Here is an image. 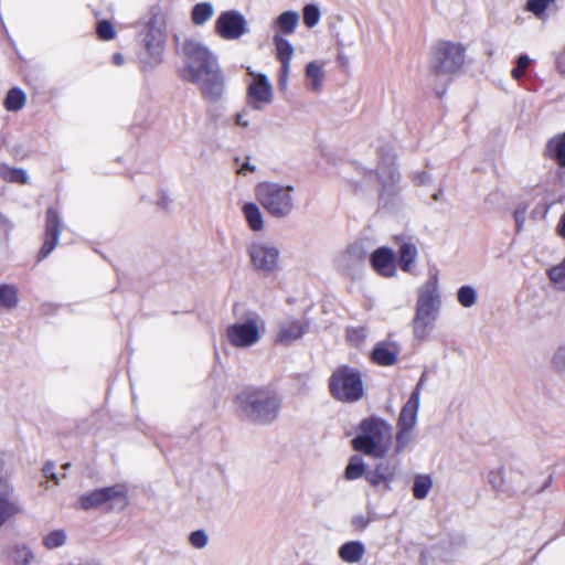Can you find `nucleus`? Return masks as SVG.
Masks as SVG:
<instances>
[{"mask_svg":"<svg viewBox=\"0 0 565 565\" xmlns=\"http://www.w3.org/2000/svg\"><path fill=\"white\" fill-rule=\"evenodd\" d=\"M183 54L185 65L182 77L198 84L205 99H220L225 90V79L209 47L194 39H189L183 44Z\"/></svg>","mask_w":565,"mask_h":565,"instance_id":"nucleus-1","label":"nucleus"},{"mask_svg":"<svg viewBox=\"0 0 565 565\" xmlns=\"http://www.w3.org/2000/svg\"><path fill=\"white\" fill-rule=\"evenodd\" d=\"M441 306L438 277L429 276L418 289L415 315L412 321L414 337L424 340L433 330Z\"/></svg>","mask_w":565,"mask_h":565,"instance_id":"nucleus-2","label":"nucleus"},{"mask_svg":"<svg viewBox=\"0 0 565 565\" xmlns=\"http://www.w3.org/2000/svg\"><path fill=\"white\" fill-rule=\"evenodd\" d=\"M392 443V426L384 419L369 417L360 424L356 437L352 439L354 450L372 458H383Z\"/></svg>","mask_w":565,"mask_h":565,"instance_id":"nucleus-3","label":"nucleus"},{"mask_svg":"<svg viewBox=\"0 0 565 565\" xmlns=\"http://www.w3.org/2000/svg\"><path fill=\"white\" fill-rule=\"evenodd\" d=\"M236 404L249 419L260 424L275 420L280 409V399L270 388H246L236 396Z\"/></svg>","mask_w":565,"mask_h":565,"instance_id":"nucleus-4","label":"nucleus"},{"mask_svg":"<svg viewBox=\"0 0 565 565\" xmlns=\"http://www.w3.org/2000/svg\"><path fill=\"white\" fill-rule=\"evenodd\" d=\"M295 186L274 181L256 185L255 198L259 205L274 218L288 217L296 207Z\"/></svg>","mask_w":565,"mask_h":565,"instance_id":"nucleus-5","label":"nucleus"},{"mask_svg":"<svg viewBox=\"0 0 565 565\" xmlns=\"http://www.w3.org/2000/svg\"><path fill=\"white\" fill-rule=\"evenodd\" d=\"M331 395L340 402L355 403L364 396L361 371L349 365L337 367L329 379Z\"/></svg>","mask_w":565,"mask_h":565,"instance_id":"nucleus-6","label":"nucleus"},{"mask_svg":"<svg viewBox=\"0 0 565 565\" xmlns=\"http://www.w3.org/2000/svg\"><path fill=\"white\" fill-rule=\"evenodd\" d=\"M250 268L263 276H273L281 268L280 249L269 239H255L246 247Z\"/></svg>","mask_w":565,"mask_h":565,"instance_id":"nucleus-7","label":"nucleus"},{"mask_svg":"<svg viewBox=\"0 0 565 565\" xmlns=\"http://www.w3.org/2000/svg\"><path fill=\"white\" fill-rule=\"evenodd\" d=\"M266 331V322L256 312L248 313L244 319L230 324L226 329L228 342L237 349L256 345Z\"/></svg>","mask_w":565,"mask_h":565,"instance_id":"nucleus-8","label":"nucleus"},{"mask_svg":"<svg viewBox=\"0 0 565 565\" xmlns=\"http://www.w3.org/2000/svg\"><path fill=\"white\" fill-rule=\"evenodd\" d=\"M465 46L460 43L439 41L431 50V68L436 73L452 74L465 64Z\"/></svg>","mask_w":565,"mask_h":565,"instance_id":"nucleus-9","label":"nucleus"},{"mask_svg":"<svg viewBox=\"0 0 565 565\" xmlns=\"http://www.w3.org/2000/svg\"><path fill=\"white\" fill-rule=\"evenodd\" d=\"M252 81L247 87V96L250 106L262 110L274 102V87L266 74L248 70Z\"/></svg>","mask_w":565,"mask_h":565,"instance_id":"nucleus-10","label":"nucleus"},{"mask_svg":"<svg viewBox=\"0 0 565 565\" xmlns=\"http://www.w3.org/2000/svg\"><path fill=\"white\" fill-rule=\"evenodd\" d=\"M109 502L111 507L122 508L127 504L126 493L122 487L114 486L96 489L79 497L81 508L89 510Z\"/></svg>","mask_w":565,"mask_h":565,"instance_id":"nucleus-11","label":"nucleus"},{"mask_svg":"<svg viewBox=\"0 0 565 565\" xmlns=\"http://www.w3.org/2000/svg\"><path fill=\"white\" fill-rule=\"evenodd\" d=\"M247 31L245 17L236 10L222 12L215 21V32L224 40H238Z\"/></svg>","mask_w":565,"mask_h":565,"instance_id":"nucleus-12","label":"nucleus"},{"mask_svg":"<svg viewBox=\"0 0 565 565\" xmlns=\"http://www.w3.org/2000/svg\"><path fill=\"white\" fill-rule=\"evenodd\" d=\"M61 232V221L56 211L49 209L46 212L45 239L39 254L41 259L47 257L49 254L52 253L60 241Z\"/></svg>","mask_w":565,"mask_h":565,"instance_id":"nucleus-13","label":"nucleus"},{"mask_svg":"<svg viewBox=\"0 0 565 565\" xmlns=\"http://www.w3.org/2000/svg\"><path fill=\"white\" fill-rule=\"evenodd\" d=\"M371 265L373 269L383 277L396 276L395 254L388 247L375 249L371 255Z\"/></svg>","mask_w":565,"mask_h":565,"instance_id":"nucleus-14","label":"nucleus"},{"mask_svg":"<svg viewBox=\"0 0 565 565\" xmlns=\"http://www.w3.org/2000/svg\"><path fill=\"white\" fill-rule=\"evenodd\" d=\"M423 380L419 381L416 388L411 394L406 404L402 407L397 426L405 428H415L417 424V416L420 406V390Z\"/></svg>","mask_w":565,"mask_h":565,"instance_id":"nucleus-15","label":"nucleus"},{"mask_svg":"<svg viewBox=\"0 0 565 565\" xmlns=\"http://www.w3.org/2000/svg\"><path fill=\"white\" fill-rule=\"evenodd\" d=\"M395 475L396 465L381 462L365 473V479L373 487L384 484L386 489H390V483L394 480Z\"/></svg>","mask_w":565,"mask_h":565,"instance_id":"nucleus-16","label":"nucleus"},{"mask_svg":"<svg viewBox=\"0 0 565 565\" xmlns=\"http://www.w3.org/2000/svg\"><path fill=\"white\" fill-rule=\"evenodd\" d=\"M326 62L321 60L310 61L305 68L306 86L309 90L318 93L322 89L326 78Z\"/></svg>","mask_w":565,"mask_h":565,"instance_id":"nucleus-17","label":"nucleus"},{"mask_svg":"<svg viewBox=\"0 0 565 565\" xmlns=\"http://www.w3.org/2000/svg\"><path fill=\"white\" fill-rule=\"evenodd\" d=\"M307 331V324L300 320H291L280 324L276 340L282 344H289L299 340Z\"/></svg>","mask_w":565,"mask_h":565,"instance_id":"nucleus-18","label":"nucleus"},{"mask_svg":"<svg viewBox=\"0 0 565 565\" xmlns=\"http://www.w3.org/2000/svg\"><path fill=\"white\" fill-rule=\"evenodd\" d=\"M242 214L252 232L260 233L266 228V221L260 206L254 202H246L242 205Z\"/></svg>","mask_w":565,"mask_h":565,"instance_id":"nucleus-19","label":"nucleus"},{"mask_svg":"<svg viewBox=\"0 0 565 565\" xmlns=\"http://www.w3.org/2000/svg\"><path fill=\"white\" fill-rule=\"evenodd\" d=\"M399 354V348L393 342H380L372 351V360L383 366L393 365L396 363Z\"/></svg>","mask_w":565,"mask_h":565,"instance_id":"nucleus-20","label":"nucleus"},{"mask_svg":"<svg viewBox=\"0 0 565 565\" xmlns=\"http://www.w3.org/2000/svg\"><path fill=\"white\" fill-rule=\"evenodd\" d=\"M399 243V267L405 273H412L418 255L414 243L405 238H398Z\"/></svg>","mask_w":565,"mask_h":565,"instance_id":"nucleus-21","label":"nucleus"},{"mask_svg":"<svg viewBox=\"0 0 565 565\" xmlns=\"http://www.w3.org/2000/svg\"><path fill=\"white\" fill-rule=\"evenodd\" d=\"M299 14L296 11H285L274 22L276 34H292L298 25Z\"/></svg>","mask_w":565,"mask_h":565,"instance_id":"nucleus-22","label":"nucleus"},{"mask_svg":"<svg viewBox=\"0 0 565 565\" xmlns=\"http://www.w3.org/2000/svg\"><path fill=\"white\" fill-rule=\"evenodd\" d=\"M546 154L561 167H565V131L550 139L546 145Z\"/></svg>","mask_w":565,"mask_h":565,"instance_id":"nucleus-23","label":"nucleus"},{"mask_svg":"<svg viewBox=\"0 0 565 565\" xmlns=\"http://www.w3.org/2000/svg\"><path fill=\"white\" fill-rule=\"evenodd\" d=\"M365 552L364 545L359 541H351L343 544L339 550V556L347 563L359 562Z\"/></svg>","mask_w":565,"mask_h":565,"instance_id":"nucleus-24","label":"nucleus"},{"mask_svg":"<svg viewBox=\"0 0 565 565\" xmlns=\"http://www.w3.org/2000/svg\"><path fill=\"white\" fill-rule=\"evenodd\" d=\"M273 41L276 46V57L280 64H291L295 52L292 44L281 34H275Z\"/></svg>","mask_w":565,"mask_h":565,"instance_id":"nucleus-25","label":"nucleus"},{"mask_svg":"<svg viewBox=\"0 0 565 565\" xmlns=\"http://www.w3.org/2000/svg\"><path fill=\"white\" fill-rule=\"evenodd\" d=\"M18 288L11 284H0V306L12 310L18 306Z\"/></svg>","mask_w":565,"mask_h":565,"instance_id":"nucleus-26","label":"nucleus"},{"mask_svg":"<svg viewBox=\"0 0 565 565\" xmlns=\"http://www.w3.org/2000/svg\"><path fill=\"white\" fill-rule=\"evenodd\" d=\"M366 473L365 471V462L362 457L360 456H352L349 459V462L344 469V477L349 481L356 480L364 476Z\"/></svg>","mask_w":565,"mask_h":565,"instance_id":"nucleus-27","label":"nucleus"},{"mask_svg":"<svg viewBox=\"0 0 565 565\" xmlns=\"http://www.w3.org/2000/svg\"><path fill=\"white\" fill-rule=\"evenodd\" d=\"M26 104V95L20 88H12L7 93L4 107L9 111H18Z\"/></svg>","mask_w":565,"mask_h":565,"instance_id":"nucleus-28","label":"nucleus"},{"mask_svg":"<svg viewBox=\"0 0 565 565\" xmlns=\"http://www.w3.org/2000/svg\"><path fill=\"white\" fill-rule=\"evenodd\" d=\"M214 14V7L210 2L196 3L191 12V18L194 24L202 25L210 20Z\"/></svg>","mask_w":565,"mask_h":565,"instance_id":"nucleus-29","label":"nucleus"},{"mask_svg":"<svg viewBox=\"0 0 565 565\" xmlns=\"http://www.w3.org/2000/svg\"><path fill=\"white\" fill-rule=\"evenodd\" d=\"M556 0H527L525 9L539 20L547 19V10Z\"/></svg>","mask_w":565,"mask_h":565,"instance_id":"nucleus-30","label":"nucleus"},{"mask_svg":"<svg viewBox=\"0 0 565 565\" xmlns=\"http://www.w3.org/2000/svg\"><path fill=\"white\" fill-rule=\"evenodd\" d=\"M478 294L473 286H461L457 291V300L463 308H471L477 303Z\"/></svg>","mask_w":565,"mask_h":565,"instance_id":"nucleus-31","label":"nucleus"},{"mask_svg":"<svg viewBox=\"0 0 565 565\" xmlns=\"http://www.w3.org/2000/svg\"><path fill=\"white\" fill-rule=\"evenodd\" d=\"M552 286L557 290H565V258L548 270Z\"/></svg>","mask_w":565,"mask_h":565,"instance_id":"nucleus-32","label":"nucleus"},{"mask_svg":"<svg viewBox=\"0 0 565 565\" xmlns=\"http://www.w3.org/2000/svg\"><path fill=\"white\" fill-rule=\"evenodd\" d=\"M431 487L433 480L429 476H418L414 481L413 494L416 499L423 500L428 495Z\"/></svg>","mask_w":565,"mask_h":565,"instance_id":"nucleus-33","label":"nucleus"},{"mask_svg":"<svg viewBox=\"0 0 565 565\" xmlns=\"http://www.w3.org/2000/svg\"><path fill=\"white\" fill-rule=\"evenodd\" d=\"M369 334L365 327H351L347 329V340L355 347L364 343Z\"/></svg>","mask_w":565,"mask_h":565,"instance_id":"nucleus-34","label":"nucleus"},{"mask_svg":"<svg viewBox=\"0 0 565 565\" xmlns=\"http://www.w3.org/2000/svg\"><path fill=\"white\" fill-rule=\"evenodd\" d=\"M20 512V508L13 501L0 497V527L6 520Z\"/></svg>","mask_w":565,"mask_h":565,"instance_id":"nucleus-35","label":"nucleus"},{"mask_svg":"<svg viewBox=\"0 0 565 565\" xmlns=\"http://www.w3.org/2000/svg\"><path fill=\"white\" fill-rule=\"evenodd\" d=\"M321 18L320 9L316 4H307L303 8V22L308 28L316 26Z\"/></svg>","mask_w":565,"mask_h":565,"instance_id":"nucleus-36","label":"nucleus"},{"mask_svg":"<svg viewBox=\"0 0 565 565\" xmlns=\"http://www.w3.org/2000/svg\"><path fill=\"white\" fill-rule=\"evenodd\" d=\"M66 542V534L62 530H56L51 533H49L44 537V544L47 548H57L65 544Z\"/></svg>","mask_w":565,"mask_h":565,"instance_id":"nucleus-37","label":"nucleus"},{"mask_svg":"<svg viewBox=\"0 0 565 565\" xmlns=\"http://www.w3.org/2000/svg\"><path fill=\"white\" fill-rule=\"evenodd\" d=\"M1 175L6 181L20 183L28 182V174L23 169L6 168L2 170Z\"/></svg>","mask_w":565,"mask_h":565,"instance_id":"nucleus-38","label":"nucleus"},{"mask_svg":"<svg viewBox=\"0 0 565 565\" xmlns=\"http://www.w3.org/2000/svg\"><path fill=\"white\" fill-rule=\"evenodd\" d=\"M414 428L398 427L396 435V451H402L412 440V431Z\"/></svg>","mask_w":565,"mask_h":565,"instance_id":"nucleus-39","label":"nucleus"},{"mask_svg":"<svg viewBox=\"0 0 565 565\" xmlns=\"http://www.w3.org/2000/svg\"><path fill=\"white\" fill-rule=\"evenodd\" d=\"M552 365L558 373H565V344L559 345L552 355Z\"/></svg>","mask_w":565,"mask_h":565,"instance_id":"nucleus-40","label":"nucleus"},{"mask_svg":"<svg viewBox=\"0 0 565 565\" xmlns=\"http://www.w3.org/2000/svg\"><path fill=\"white\" fill-rule=\"evenodd\" d=\"M290 70L291 64H281L280 70L278 72L277 83L279 90L282 93H285L288 89Z\"/></svg>","mask_w":565,"mask_h":565,"instance_id":"nucleus-41","label":"nucleus"},{"mask_svg":"<svg viewBox=\"0 0 565 565\" xmlns=\"http://www.w3.org/2000/svg\"><path fill=\"white\" fill-rule=\"evenodd\" d=\"M189 541L193 547L202 550L207 545L209 537L204 531L198 530L190 534Z\"/></svg>","mask_w":565,"mask_h":565,"instance_id":"nucleus-42","label":"nucleus"},{"mask_svg":"<svg viewBox=\"0 0 565 565\" xmlns=\"http://www.w3.org/2000/svg\"><path fill=\"white\" fill-rule=\"evenodd\" d=\"M530 63H531V60L529 56L520 55L518 57L515 68L512 70V73H511L512 77L514 79H520L523 76V74L526 71Z\"/></svg>","mask_w":565,"mask_h":565,"instance_id":"nucleus-43","label":"nucleus"},{"mask_svg":"<svg viewBox=\"0 0 565 565\" xmlns=\"http://www.w3.org/2000/svg\"><path fill=\"white\" fill-rule=\"evenodd\" d=\"M97 33L102 40H111L115 38V29L109 21H102L97 26Z\"/></svg>","mask_w":565,"mask_h":565,"instance_id":"nucleus-44","label":"nucleus"},{"mask_svg":"<svg viewBox=\"0 0 565 565\" xmlns=\"http://www.w3.org/2000/svg\"><path fill=\"white\" fill-rule=\"evenodd\" d=\"M379 177L384 185L391 186L399 181V175L395 169H387L379 172Z\"/></svg>","mask_w":565,"mask_h":565,"instance_id":"nucleus-45","label":"nucleus"},{"mask_svg":"<svg viewBox=\"0 0 565 565\" xmlns=\"http://www.w3.org/2000/svg\"><path fill=\"white\" fill-rule=\"evenodd\" d=\"M525 209L516 210L513 214L516 224V232H521L525 223Z\"/></svg>","mask_w":565,"mask_h":565,"instance_id":"nucleus-46","label":"nucleus"},{"mask_svg":"<svg viewBox=\"0 0 565 565\" xmlns=\"http://www.w3.org/2000/svg\"><path fill=\"white\" fill-rule=\"evenodd\" d=\"M43 473L44 476L47 478V479H52L54 480V482L56 484L60 483V479L57 478V476L55 475L54 472V465L51 463V462H47L44 467H43Z\"/></svg>","mask_w":565,"mask_h":565,"instance_id":"nucleus-47","label":"nucleus"},{"mask_svg":"<svg viewBox=\"0 0 565 565\" xmlns=\"http://www.w3.org/2000/svg\"><path fill=\"white\" fill-rule=\"evenodd\" d=\"M352 524L358 530H363L369 524V519L363 515H355L352 519Z\"/></svg>","mask_w":565,"mask_h":565,"instance_id":"nucleus-48","label":"nucleus"},{"mask_svg":"<svg viewBox=\"0 0 565 565\" xmlns=\"http://www.w3.org/2000/svg\"><path fill=\"white\" fill-rule=\"evenodd\" d=\"M235 124L244 128L248 127L249 120L247 119V114L245 111L236 114Z\"/></svg>","mask_w":565,"mask_h":565,"instance_id":"nucleus-49","label":"nucleus"},{"mask_svg":"<svg viewBox=\"0 0 565 565\" xmlns=\"http://www.w3.org/2000/svg\"><path fill=\"white\" fill-rule=\"evenodd\" d=\"M557 233L558 235L565 239V212L562 214L558 224H557Z\"/></svg>","mask_w":565,"mask_h":565,"instance_id":"nucleus-50","label":"nucleus"},{"mask_svg":"<svg viewBox=\"0 0 565 565\" xmlns=\"http://www.w3.org/2000/svg\"><path fill=\"white\" fill-rule=\"evenodd\" d=\"M247 171H249V172L255 171V167L252 166L249 162L243 163L242 167L237 169L238 174H245Z\"/></svg>","mask_w":565,"mask_h":565,"instance_id":"nucleus-51","label":"nucleus"},{"mask_svg":"<svg viewBox=\"0 0 565 565\" xmlns=\"http://www.w3.org/2000/svg\"><path fill=\"white\" fill-rule=\"evenodd\" d=\"M114 63L117 64V65H122L124 64V56L120 53H116L114 55Z\"/></svg>","mask_w":565,"mask_h":565,"instance_id":"nucleus-52","label":"nucleus"},{"mask_svg":"<svg viewBox=\"0 0 565 565\" xmlns=\"http://www.w3.org/2000/svg\"><path fill=\"white\" fill-rule=\"evenodd\" d=\"M68 466H70V463H65L63 467H64L65 469H68Z\"/></svg>","mask_w":565,"mask_h":565,"instance_id":"nucleus-53","label":"nucleus"}]
</instances>
